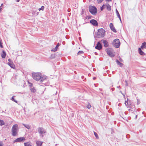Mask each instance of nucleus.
Listing matches in <instances>:
<instances>
[{"label": "nucleus", "instance_id": "obj_1", "mask_svg": "<svg viewBox=\"0 0 146 146\" xmlns=\"http://www.w3.org/2000/svg\"><path fill=\"white\" fill-rule=\"evenodd\" d=\"M18 125L17 124L14 125L11 129L12 135L13 136H16L18 134L19 131Z\"/></svg>", "mask_w": 146, "mask_h": 146}, {"label": "nucleus", "instance_id": "obj_2", "mask_svg": "<svg viewBox=\"0 0 146 146\" xmlns=\"http://www.w3.org/2000/svg\"><path fill=\"white\" fill-rule=\"evenodd\" d=\"M39 80L40 81V82L45 86H47L49 84L47 77L46 76H41V78Z\"/></svg>", "mask_w": 146, "mask_h": 146}, {"label": "nucleus", "instance_id": "obj_3", "mask_svg": "<svg viewBox=\"0 0 146 146\" xmlns=\"http://www.w3.org/2000/svg\"><path fill=\"white\" fill-rule=\"evenodd\" d=\"M105 31L103 29L101 28L98 30L97 35L98 38L103 37L105 35Z\"/></svg>", "mask_w": 146, "mask_h": 146}, {"label": "nucleus", "instance_id": "obj_4", "mask_svg": "<svg viewBox=\"0 0 146 146\" xmlns=\"http://www.w3.org/2000/svg\"><path fill=\"white\" fill-rule=\"evenodd\" d=\"M89 10L90 12L93 15H95L97 12V8L93 6H89Z\"/></svg>", "mask_w": 146, "mask_h": 146}, {"label": "nucleus", "instance_id": "obj_5", "mask_svg": "<svg viewBox=\"0 0 146 146\" xmlns=\"http://www.w3.org/2000/svg\"><path fill=\"white\" fill-rule=\"evenodd\" d=\"M107 54L111 57H114L115 55V52L112 48H108L106 50Z\"/></svg>", "mask_w": 146, "mask_h": 146}, {"label": "nucleus", "instance_id": "obj_6", "mask_svg": "<svg viewBox=\"0 0 146 146\" xmlns=\"http://www.w3.org/2000/svg\"><path fill=\"white\" fill-rule=\"evenodd\" d=\"M32 76L33 77L34 80L38 81L41 78V74L39 72L33 73Z\"/></svg>", "mask_w": 146, "mask_h": 146}, {"label": "nucleus", "instance_id": "obj_7", "mask_svg": "<svg viewBox=\"0 0 146 146\" xmlns=\"http://www.w3.org/2000/svg\"><path fill=\"white\" fill-rule=\"evenodd\" d=\"M113 45L116 48H118L120 45L119 40L118 39H115L113 42Z\"/></svg>", "mask_w": 146, "mask_h": 146}, {"label": "nucleus", "instance_id": "obj_8", "mask_svg": "<svg viewBox=\"0 0 146 146\" xmlns=\"http://www.w3.org/2000/svg\"><path fill=\"white\" fill-rule=\"evenodd\" d=\"M38 133L40 135L45 133L46 132L45 129L42 127H38Z\"/></svg>", "mask_w": 146, "mask_h": 146}, {"label": "nucleus", "instance_id": "obj_9", "mask_svg": "<svg viewBox=\"0 0 146 146\" xmlns=\"http://www.w3.org/2000/svg\"><path fill=\"white\" fill-rule=\"evenodd\" d=\"M25 140V138L24 137H21L19 138H17L15 139L14 141V142H20Z\"/></svg>", "mask_w": 146, "mask_h": 146}, {"label": "nucleus", "instance_id": "obj_10", "mask_svg": "<svg viewBox=\"0 0 146 146\" xmlns=\"http://www.w3.org/2000/svg\"><path fill=\"white\" fill-rule=\"evenodd\" d=\"M90 23L93 25L97 26L98 25V23L97 21L94 19H92L90 21Z\"/></svg>", "mask_w": 146, "mask_h": 146}, {"label": "nucleus", "instance_id": "obj_11", "mask_svg": "<svg viewBox=\"0 0 146 146\" xmlns=\"http://www.w3.org/2000/svg\"><path fill=\"white\" fill-rule=\"evenodd\" d=\"M102 48V46L101 44L99 42H98L96 46H95V48L96 49L100 50Z\"/></svg>", "mask_w": 146, "mask_h": 146}, {"label": "nucleus", "instance_id": "obj_12", "mask_svg": "<svg viewBox=\"0 0 146 146\" xmlns=\"http://www.w3.org/2000/svg\"><path fill=\"white\" fill-rule=\"evenodd\" d=\"M110 27L111 30L114 32L116 33L117 32L116 30L115 29L112 23H110Z\"/></svg>", "mask_w": 146, "mask_h": 146}, {"label": "nucleus", "instance_id": "obj_13", "mask_svg": "<svg viewBox=\"0 0 146 146\" xmlns=\"http://www.w3.org/2000/svg\"><path fill=\"white\" fill-rule=\"evenodd\" d=\"M101 41L102 42L103 44L104 45V46L106 47H107L108 46V42L106 40H101Z\"/></svg>", "mask_w": 146, "mask_h": 146}, {"label": "nucleus", "instance_id": "obj_14", "mask_svg": "<svg viewBox=\"0 0 146 146\" xmlns=\"http://www.w3.org/2000/svg\"><path fill=\"white\" fill-rule=\"evenodd\" d=\"M8 64L13 68H15V66L12 62H8Z\"/></svg>", "mask_w": 146, "mask_h": 146}, {"label": "nucleus", "instance_id": "obj_15", "mask_svg": "<svg viewBox=\"0 0 146 146\" xmlns=\"http://www.w3.org/2000/svg\"><path fill=\"white\" fill-rule=\"evenodd\" d=\"M127 100L128 99H127V100H126V99H125V104L126 106L127 107H129L131 105V104H128V101Z\"/></svg>", "mask_w": 146, "mask_h": 146}, {"label": "nucleus", "instance_id": "obj_16", "mask_svg": "<svg viewBox=\"0 0 146 146\" xmlns=\"http://www.w3.org/2000/svg\"><path fill=\"white\" fill-rule=\"evenodd\" d=\"M59 45L60 44L59 43H58L56 45L55 47L52 49V51L54 52L56 51L57 50L58 47L59 46Z\"/></svg>", "mask_w": 146, "mask_h": 146}, {"label": "nucleus", "instance_id": "obj_17", "mask_svg": "<svg viewBox=\"0 0 146 146\" xmlns=\"http://www.w3.org/2000/svg\"><path fill=\"white\" fill-rule=\"evenodd\" d=\"M6 55V53L5 52V51L3 50L2 51V52L1 54V57L3 58H4L5 57Z\"/></svg>", "mask_w": 146, "mask_h": 146}, {"label": "nucleus", "instance_id": "obj_18", "mask_svg": "<svg viewBox=\"0 0 146 146\" xmlns=\"http://www.w3.org/2000/svg\"><path fill=\"white\" fill-rule=\"evenodd\" d=\"M106 7H107V9L108 11H110L111 9V6L108 4L105 5Z\"/></svg>", "mask_w": 146, "mask_h": 146}, {"label": "nucleus", "instance_id": "obj_19", "mask_svg": "<svg viewBox=\"0 0 146 146\" xmlns=\"http://www.w3.org/2000/svg\"><path fill=\"white\" fill-rule=\"evenodd\" d=\"M146 46V42H144L143 43H142L141 46V48L142 49H143L144 48H145Z\"/></svg>", "mask_w": 146, "mask_h": 146}, {"label": "nucleus", "instance_id": "obj_20", "mask_svg": "<svg viewBox=\"0 0 146 146\" xmlns=\"http://www.w3.org/2000/svg\"><path fill=\"white\" fill-rule=\"evenodd\" d=\"M139 53L141 55L145 54L144 52L141 50V48H139L138 49Z\"/></svg>", "mask_w": 146, "mask_h": 146}, {"label": "nucleus", "instance_id": "obj_21", "mask_svg": "<svg viewBox=\"0 0 146 146\" xmlns=\"http://www.w3.org/2000/svg\"><path fill=\"white\" fill-rule=\"evenodd\" d=\"M116 62L117 64L119 65L120 66L122 67L123 65V64L121 63L119 60H116Z\"/></svg>", "mask_w": 146, "mask_h": 146}, {"label": "nucleus", "instance_id": "obj_22", "mask_svg": "<svg viewBox=\"0 0 146 146\" xmlns=\"http://www.w3.org/2000/svg\"><path fill=\"white\" fill-rule=\"evenodd\" d=\"M23 125L27 129H29L31 128V126L29 125L23 124Z\"/></svg>", "mask_w": 146, "mask_h": 146}, {"label": "nucleus", "instance_id": "obj_23", "mask_svg": "<svg viewBox=\"0 0 146 146\" xmlns=\"http://www.w3.org/2000/svg\"><path fill=\"white\" fill-rule=\"evenodd\" d=\"M5 124L4 121L0 119V125L2 126Z\"/></svg>", "mask_w": 146, "mask_h": 146}, {"label": "nucleus", "instance_id": "obj_24", "mask_svg": "<svg viewBox=\"0 0 146 146\" xmlns=\"http://www.w3.org/2000/svg\"><path fill=\"white\" fill-rule=\"evenodd\" d=\"M31 90V92L35 93L36 92V90L35 87H33V88H31L30 89Z\"/></svg>", "mask_w": 146, "mask_h": 146}, {"label": "nucleus", "instance_id": "obj_25", "mask_svg": "<svg viewBox=\"0 0 146 146\" xmlns=\"http://www.w3.org/2000/svg\"><path fill=\"white\" fill-rule=\"evenodd\" d=\"M36 143L37 145L38 146H41L42 144V142L39 141H37Z\"/></svg>", "mask_w": 146, "mask_h": 146}, {"label": "nucleus", "instance_id": "obj_26", "mask_svg": "<svg viewBox=\"0 0 146 146\" xmlns=\"http://www.w3.org/2000/svg\"><path fill=\"white\" fill-rule=\"evenodd\" d=\"M15 96H13V97L11 99V100H12L13 101L17 103V101L16 100H15L14 99V97H15Z\"/></svg>", "mask_w": 146, "mask_h": 146}, {"label": "nucleus", "instance_id": "obj_27", "mask_svg": "<svg viewBox=\"0 0 146 146\" xmlns=\"http://www.w3.org/2000/svg\"><path fill=\"white\" fill-rule=\"evenodd\" d=\"M24 145L25 146H32L29 143H25Z\"/></svg>", "mask_w": 146, "mask_h": 146}, {"label": "nucleus", "instance_id": "obj_28", "mask_svg": "<svg viewBox=\"0 0 146 146\" xmlns=\"http://www.w3.org/2000/svg\"><path fill=\"white\" fill-rule=\"evenodd\" d=\"M94 134L96 138L97 139H98L99 137L97 134L95 132H94Z\"/></svg>", "mask_w": 146, "mask_h": 146}, {"label": "nucleus", "instance_id": "obj_29", "mask_svg": "<svg viewBox=\"0 0 146 146\" xmlns=\"http://www.w3.org/2000/svg\"><path fill=\"white\" fill-rule=\"evenodd\" d=\"M86 107L90 109L91 108V106L90 104L88 103V104L87 105Z\"/></svg>", "mask_w": 146, "mask_h": 146}, {"label": "nucleus", "instance_id": "obj_30", "mask_svg": "<svg viewBox=\"0 0 146 146\" xmlns=\"http://www.w3.org/2000/svg\"><path fill=\"white\" fill-rule=\"evenodd\" d=\"M116 12L117 16L118 17L119 16H120V15H119V14L116 9Z\"/></svg>", "mask_w": 146, "mask_h": 146}, {"label": "nucleus", "instance_id": "obj_31", "mask_svg": "<svg viewBox=\"0 0 146 146\" xmlns=\"http://www.w3.org/2000/svg\"><path fill=\"white\" fill-rule=\"evenodd\" d=\"M84 53V52L82 51H79L78 53V55H80L83 54Z\"/></svg>", "mask_w": 146, "mask_h": 146}, {"label": "nucleus", "instance_id": "obj_32", "mask_svg": "<svg viewBox=\"0 0 146 146\" xmlns=\"http://www.w3.org/2000/svg\"><path fill=\"white\" fill-rule=\"evenodd\" d=\"M44 6H42L41 8H39L38 9V10L39 11H40V10L43 11L44 9Z\"/></svg>", "mask_w": 146, "mask_h": 146}, {"label": "nucleus", "instance_id": "obj_33", "mask_svg": "<svg viewBox=\"0 0 146 146\" xmlns=\"http://www.w3.org/2000/svg\"><path fill=\"white\" fill-rule=\"evenodd\" d=\"M106 7V5H104L101 7V11H102L103 9L105 8V7Z\"/></svg>", "mask_w": 146, "mask_h": 146}, {"label": "nucleus", "instance_id": "obj_34", "mask_svg": "<svg viewBox=\"0 0 146 146\" xmlns=\"http://www.w3.org/2000/svg\"><path fill=\"white\" fill-rule=\"evenodd\" d=\"M104 0H98L97 1L98 3H101Z\"/></svg>", "mask_w": 146, "mask_h": 146}, {"label": "nucleus", "instance_id": "obj_35", "mask_svg": "<svg viewBox=\"0 0 146 146\" xmlns=\"http://www.w3.org/2000/svg\"><path fill=\"white\" fill-rule=\"evenodd\" d=\"M3 143L2 141H0V146H3Z\"/></svg>", "mask_w": 146, "mask_h": 146}, {"label": "nucleus", "instance_id": "obj_36", "mask_svg": "<svg viewBox=\"0 0 146 146\" xmlns=\"http://www.w3.org/2000/svg\"><path fill=\"white\" fill-rule=\"evenodd\" d=\"M55 56L54 55L52 54V55H51V58H54L55 57Z\"/></svg>", "mask_w": 146, "mask_h": 146}, {"label": "nucleus", "instance_id": "obj_37", "mask_svg": "<svg viewBox=\"0 0 146 146\" xmlns=\"http://www.w3.org/2000/svg\"><path fill=\"white\" fill-rule=\"evenodd\" d=\"M8 61L9 62H12V61L10 59H8Z\"/></svg>", "mask_w": 146, "mask_h": 146}, {"label": "nucleus", "instance_id": "obj_38", "mask_svg": "<svg viewBox=\"0 0 146 146\" xmlns=\"http://www.w3.org/2000/svg\"><path fill=\"white\" fill-rule=\"evenodd\" d=\"M118 17L119 18V20H120V22H121V18L120 16H119Z\"/></svg>", "mask_w": 146, "mask_h": 146}, {"label": "nucleus", "instance_id": "obj_39", "mask_svg": "<svg viewBox=\"0 0 146 146\" xmlns=\"http://www.w3.org/2000/svg\"><path fill=\"white\" fill-rule=\"evenodd\" d=\"M1 9H2V8L1 7V6H0V12H1Z\"/></svg>", "mask_w": 146, "mask_h": 146}, {"label": "nucleus", "instance_id": "obj_40", "mask_svg": "<svg viewBox=\"0 0 146 146\" xmlns=\"http://www.w3.org/2000/svg\"><path fill=\"white\" fill-rule=\"evenodd\" d=\"M119 60H120V61H121V62H122L123 61L122 59H121L120 58L119 59Z\"/></svg>", "mask_w": 146, "mask_h": 146}, {"label": "nucleus", "instance_id": "obj_41", "mask_svg": "<svg viewBox=\"0 0 146 146\" xmlns=\"http://www.w3.org/2000/svg\"><path fill=\"white\" fill-rule=\"evenodd\" d=\"M126 83V85H127V82L126 81H125Z\"/></svg>", "mask_w": 146, "mask_h": 146}, {"label": "nucleus", "instance_id": "obj_42", "mask_svg": "<svg viewBox=\"0 0 146 146\" xmlns=\"http://www.w3.org/2000/svg\"><path fill=\"white\" fill-rule=\"evenodd\" d=\"M106 0V1H111V0Z\"/></svg>", "mask_w": 146, "mask_h": 146}, {"label": "nucleus", "instance_id": "obj_43", "mask_svg": "<svg viewBox=\"0 0 146 146\" xmlns=\"http://www.w3.org/2000/svg\"><path fill=\"white\" fill-rule=\"evenodd\" d=\"M130 103H131L130 102V101H128V104H130Z\"/></svg>", "mask_w": 146, "mask_h": 146}, {"label": "nucleus", "instance_id": "obj_44", "mask_svg": "<svg viewBox=\"0 0 146 146\" xmlns=\"http://www.w3.org/2000/svg\"><path fill=\"white\" fill-rule=\"evenodd\" d=\"M20 0H17V2H19V1Z\"/></svg>", "mask_w": 146, "mask_h": 146}, {"label": "nucleus", "instance_id": "obj_45", "mask_svg": "<svg viewBox=\"0 0 146 146\" xmlns=\"http://www.w3.org/2000/svg\"><path fill=\"white\" fill-rule=\"evenodd\" d=\"M32 86V84H31V85H30V87H31V86Z\"/></svg>", "mask_w": 146, "mask_h": 146}, {"label": "nucleus", "instance_id": "obj_46", "mask_svg": "<svg viewBox=\"0 0 146 146\" xmlns=\"http://www.w3.org/2000/svg\"><path fill=\"white\" fill-rule=\"evenodd\" d=\"M38 12H37L36 14V15H38Z\"/></svg>", "mask_w": 146, "mask_h": 146}, {"label": "nucleus", "instance_id": "obj_47", "mask_svg": "<svg viewBox=\"0 0 146 146\" xmlns=\"http://www.w3.org/2000/svg\"><path fill=\"white\" fill-rule=\"evenodd\" d=\"M96 77H94L93 79L94 80H95L96 79Z\"/></svg>", "mask_w": 146, "mask_h": 146}, {"label": "nucleus", "instance_id": "obj_48", "mask_svg": "<svg viewBox=\"0 0 146 146\" xmlns=\"http://www.w3.org/2000/svg\"><path fill=\"white\" fill-rule=\"evenodd\" d=\"M3 5V3H2V4H1V6H2V5Z\"/></svg>", "mask_w": 146, "mask_h": 146}, {"label": "nucleus", "instance_id": "obj_49", "mask_svg": "<svg viewBox=\"0 0 146 146\" xmlns=\"http://www.w3.org/2000/svg\"><path fill=\"white\" fill-rule=\"evenodd\" d=\"M79 39L80 40V39H81V38L80 37H79Z\"/></svg>", "mask_w": 146, "mask_h": 146}, {"label": "nucleus", "instance_id": "obj_50", "mask_svg": "<svg viewBox=\"0 0 146 146\" xmlns=\"http://www.w3.org/2000/svg\"><path fill=\"white\" fill-rule=\"evenodd\" d=\"M112 90H113V88H112Z\"/></svg>", "mask_w": 146, "mask_h": 146}]
</instances>
